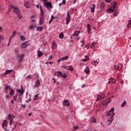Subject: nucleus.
I'll return each mask as SVG.
<instances>
[{"label": "nucleus", "mask_w": 131, "mask_h": 131, "mask_svg": "<svg viewBox=\"0 0 131 131\" xmlns=\"http://www.w3.org/2000/svg\"><path fill=\"white\" fill-rule=\"evenodd\" d=\"M40 10L41 12V16L39 18V25H42L43 24V20H45V13H43V11L42 10V7H41V5L40 6Z\"/></svg>", "instance_id": "1"}, {"label": "nucleus", "mask_w": 131, "mask_h": 131, "mask_svg": "<svg viewBox=\"0 0 131 131\" xmlns=\"http://www.w3.org/2000/svg\"><path fill=\"white\" fill-rule=\"evenodd\" d=\"M114 108L112 107L110 111L107 113L106 116L108 118H113L114 117V115H115V113H114Z\"/></svg>", "instance_id": "2"}, {"label": "nucleus", "mask_w": 131, "mask_h": 131, "mask_svg": "<svg viewBox=\"0 0 131 131\" xmlns=\"http://www.w3.org/2000/svg\"><path fill=\"white\" fill-rule=\"evenodd\" d=\"M54 76H57L58 77H63V78H66V77H67V75H66V74H62V72L60 71L56 72L54 74Z\"/></svg>", "instance_id": "3"}, {"label": "nucleus", "mask_w": 131, "mask_h": 131, "mask_svg": "<svg viewBox=\"0 0 131 131\" xmlns=\"http://www.w3.org/2000/svg\"><path fill=\"white\" fill-rule=\"evenodd\" d=\"M117 5V3L116 2H114L113 6H112V7L107 10V13L110 14L111 13H114V12H116V11L114 9L115 8H116Z\"/></svg>", "instance_id": "4"}, {"label": "nucleus", "mask_w": 131, "mask_h": 131, "mask_svg": "<svg viewBox=\"0 0 131 131\" xmlns=\"http://www.w3.org/2000/svg\"><path fill=\"white\" fill-rule=\"evenodd\" d=\"M17 92L19 93L18 95V98L20 100V101L21 102L22 101V96H23V94H24V91L21 89H18L17 90Z\"/></svg>", "instance_id": "5"}, {"label": "nucleus", "mask_w": 131, "mask_h": 131, "mask_svg": "<svg viewBox=\"0 0 131 131\" xmlns=\"http://www.w3.org/2000/svg\"><path fill=\"white\" fill-rule=\"evenodd\" d=\"M29 45H30L29 41H26L21 44L20 48L21 49H25V48H27Z\"/></svg>", "instance_id": "6"}, {"label": "nucleus", "mask_w": 131, "mask_h": 131, "mask_svg": "<svg viewBox=\"0 0 131 131\" xmlns=\"http://www.w3.org/2000/svg\"><path fill=\"white\" fill-rule=\"evenodd\" d=\"M17 59L18 60V62H22L24 57H25V54H23L20 55V54H18L17 55Z\"/></svg>", "instance_id": "7"}, {"label": "nucleus", "mask_w": 131, "mask_h": 131, "mask_svg": "<svg viewBox=\"0 0 131 131\" xmlns=\"http://www.w3.org/2000/svg\"><path fill=\"white\" fill-rule=\"evenodd\" d=\"M105 98V95L103 93H101L97 96V99L96 101H99V100H102Z\"/></svg>", "instance_id": "8"}, {"label": "nucleus", "mask_w": 131, "mask_h": 131, "mask_svg": "<svg viewBox=\"0 0 131 131\" xmlns=\"http://www.w3.org/2000/svg\"><path fill=\"white\" fill-rule=\"evenodd\" d=\"M11 8H13V10H14V13H15V14H16V15L17 14L20 13V10H19V9L17 7H15V6H13L12 5H11Z\"/></svg>", "instance_id": "9"}, {"label": "nucleus", "mask_w": 131, "mask_h": 131, "mask_svg": "<svg viewBox=\"0 0 131 131\" xmlns=\"http://www.w3.org/2000/svg\"><path fill=\"white\" fill-rule=\"evenodd\" d=\"M114 69L116 70H121L122 69V64H117L114 66Z\"/></svg>", "instance_id": "10"}, {"label": "nucleus", "mask_w": 131, "mask_h": 131, "mask_svg": "<svg viewBox=\"0 0 131 131\" xmlns=\"http://www.w3.org/2000/svg\"><path fill=\"white\" fill-rule=\"evenodd\" d=\"M67 20V24H69V22H70L71 20V18L70 17V15H69V11H67V16L66 17Z\"/></svg>", "instance_id": "11"}, {"label": "nucleus", "mask_w": 131, "mask_h": 131, "mask_svg": "<svg viewBox=\"0 0 131 131\" xmlns=\"http://www.w3.org/2000/svg\"><path fill=\"white\" fill-rule=\"evenodd\" d=\"M68 58H69L68 56H66L63 57H62L60 59H59L58 60H57V63H60L61 61H65V60H68Z\"/></svg>", "instance_id": "12"}, {"label": "nucleus", "mask_w": 131, "mask_h": 131, "mask_svg": "<svg viewBox=\"0 0 131 131\" xmlns=\"http://www.w3.org/2000/svg\"><path fill=\"white\" fill-rule=\"evenodd\" d=\"M44 5L45 6H46V8H47V9H52V3H49V2H47V3H44Z\"/></svg>", "instance_id": "13"}, {"label": "nucleus", "mask_w": 131, "mask_h": 131, "mask_svg": "<svg viewBox=\"0 0 131 131\" xmlns=\"http://www.w3.org/2000/svg\"><path fill=\"white\" fill-rule=\"evenodd\" d=\"M114 119L113 118H108L107 121L106 122L107 125H110V124H111L112 123V121H113V120Z\"/></svg>", "instance_id": "14"}, {"label": "nucleus", "mask_w": 131, "mask_h": 131, "mask_svg": "<svg viewBox=\"0 0 131 131\" xmlns=\"http://www.w3.org/2000/svg\"><path fill=\"white\" fill-rule=\"evenodd\" d=\"M15 117L12 115H8V120H9L10 121H13V119H14V118Z\"/></svg>", "instance_id": "15"}, {"label": "nucleus", "mask_w": 131, "mask_h": 131, "mask_svg": "<svg viewBox=\"0 0 131 131\" xmlns=\"http://www.w3.org/2000/svg\"><path fill=\"white\" fill-rule=\"evenodd\" d=\"M35 84L36 88H39V86H40V82L39 81V80H37L35 82Z\"/></svg>", "instance_id": "16"}, {"label": "nucleus", "mask_w": 131, "mask_h": 131, "mask_svg": "<svg viewBox=\"0 0 131 131\" xmlns=\"http://www.w3.org/2000/svg\"><path fill=\"white\" fill-rule=\"evenodd\" d=\"M85 58L81 60L82 62H86L87 61H90V57L88 55H85Z\"/></svg>", "instance_id": "17"}, {"label": "nucleus", "mask_w": 131, "mask_h": 131, "mask_svg": "<svg viewBox=\"0 0 131 131\" xmlns=\"http://www.w3.org/2000/svg\"><path fill=\"white\" fill-rule=\"evenodd\" d=\"M63 106H69L70 105V103H69V101L67 100H64L63 102Z\"/></svg>", "instance_id": "18"}, {"label": "nucleus", "mask_w": 131, "mask_h": 131, "mask_svg": "<svg viewBox=\"0 0 131 131\" xmlns=\"http://www.w3.org/2000/svg\"><path fill=\"white\" fill-rule=\"evenodd\" d=\"M12 71H13V70H6L5 73L3 75L4 76H6V75H7V74H9V73H11V72H12Z\"/></svg>", "instance_id": "19"}, {"label": "nucleus", "mask_w": 131, "mask_h": 131, "mask_svg": "<svg viewBox=\"0 0 131 131\" xmlns=\"http://www.w3.org/2000/svg\"><path fill=\"white\" fill-rule=\"evenodd\" d=\"M57 43L54 42L52 43V50H56V49H57Z\"/></svg>", "instance_id": "20"}, {"label": "nucleus", "mask_w": 131, "mask_h": 131, "mask_svg": "<svg viewBox=\"0 0 131 131\" xmlns=\"http://www.w3.org/2000/svg\"><path fill=\"white\" fill-rule=\"evenodd\" d=\"M95 8H96V6L95 5V4H93L91 7V13H94V12H95Z\"/></svg>", "instance_id": "21"}, {"label": "nucleus", "mask_w": 131, "mask_h": 131, "mask_svg": "<svg viewBox=\"0 0 131 131\" xmlns=\"http://www.w3.org/2000/svg\"><path fill=\"white\" fill-rule=\"evenodd\" d=\"M80 33V31H75L74 33L73 34V36H76L78 35Z\"/></svg>", "instance_id": "22"}, {"label": "nucleus", "mask_w": 131, "mask_h": 131, "mask_svg": "<svg viewBox=\"0 0 131 131\" xmlns=\"http://www.w3.org/2000/svg\"><path fill=\"white\" fill-rule=\"evenodd\" d=\"M87 29H88V33L90 34L91 32V25H90V24H88L87 25Z\"/></svg>", "instance_id": "23"}, {"label": "nucleus", "mask_w": 131, "mask_h": 131, "mask_svg": "<svg viewBox=\"0 0 131 131\" xmlns=\"http://www.w3.org/2000/svg\"><path fill=\"white\" fill-rule=\"evenodd\" d=\"M37 53L38 57H40L41 56H42V52H41V51H40V50L37 51Z\"/></svg>", "instance_id": "24"}, {"label": "nucleus", "mask_w": 131, "mask_h": 131, "mask_svg": "<svg viewBox=\"0 0 131 131\" xmlns=\"http://www.w3.org/2000/svg\"><path fill=\"white\" fill-rule=\"evenodd\" d=\"M91 121H92V122H93V123H96V122H97V120H96V118H92L91 119Z\"/></svg>", "instance_id": "25"}, {"label": "nucleus", "mask_w": 131, "mask_h": 131, "mask_svg": "<svg viewBox=\"0 0 131 131\" xmlns=\"http://www.w3.org/2000/svg\"><path fill=\"white\" fill-rule=\"evenodd\" d=\"M9 94L10 96H13L14 94H15V91H14V90L11 89V90L9 92Z\"/></svg>", "instance_id": "26"}, {"label": "nucleus", "mask_w": 131, "mask_h": 131, "mask_svg": "<svg viewBox=\"0 0 131 131\" xmlns=\"http://www.w3.org/2000/svg\"><path fill=\"white\" fill-rule=\"evenodd\" d=\"M16 33H17V32H16L15 31L13 32L12 35V36H10V38H13V37H14V36H15V35H16Z\"/></svg>", "instance_id": "27"}, {"label": "nucleus", "mask_w": 131, "mask_h": 131, "mask_svg": "<svg viewBox=\"0 0 131 131\" xmlns=\"http://www.w3.org/2000/svg\"><path fill=\"white\" fill-rule=\"evenodd\" d=\"M84 72L85 73H90V68L89 67H87L84 70Z\"/></svg>", "instance_id": "28"}, {"label": "nucleus", "mask_w": 131, "mask_h": 131, "mask_svg": "<svg viewBox=\"0 0 131 131\" xmlns=\"http://www.w3.org/2000/svg\"><path fill=\"white\" fill-rule=\"evenodd\" d=\"M59 38H60V39H63V38H64V34H63V33H61L59 34Z\"/></svg>", "instance_id": "29"}, {"label": "nucleus", "mask_w": 131, "mask_h": 131, "mask_svg": "<svg viewBox=\"0 0 131 131\" xmlns=\"http://www.w3.org/2000/svg\"><path fill=\"white\" fill-rule=\"evenodd\" d=\"M17 15V17L18 18V19H22L23 16L21 14L19 13H17V14H16Z\"/></svg>", "instance_id": "30"}, {"label": "nucleus", "mask_w": 131, "mask_h": 131, "mask_svg": "<svg viewBox=\"0 0 131 131\" xmlns=\"http://www.w3.org/2000/svg\"><path fill=\"white\" fill-rule=\"evenodd\" d=\"M111 80H112V82H113V83L115 84L116 83V80L115 79L113 78H111Z\"/></svg>", "instance_id": "31"}, {"label": "nucleus", "mask_w": 131, "mask_h": 131, "mask_svg": "<svg viewBox=\"0 0 131 131\" xmlns=\"http://www.w3.org/2000/svg\"><path fill=\"white\" fill-rule=\"evenodd\" d=\"M126 105V101L124 100L121 104V107H124Z\"/></svg>", "instance_id": "32"}, {"label": "nucleus", "mask_w": 131, "mask_h": 131, "mask_svg": "<svg viewBox=\"0 0 131 131\" xmlns=\"http://www.w3.org/2000/svg\"><path fill=\"white\" fill-rule=\"evenodd\" d=\"M128 28H130L131 27V20L128 21V23L127 24Z\"/></svg>", "instance_id": "33"}, {"label": "nucleus", "mask_w": 131, "mask_h": 131, "mask_svg": "<svg viewBox=\"0 0 131 131\" xmlns=\"http://www.w3.org/2000/svg\"><path fill=\"white\" fill-rule=\"evenodd\" d=\"M96 42H93L92 44V45H91V48L92 49L94 48L96 46Z\"/></svg>", "instance_id": "34"}, {"label": "nucleus", "mask_w": 131, "mask_h": 131, "mask_svg": "<svg viewBox=\"0 0 131 131\" xmlns=\"http://www.w3.org/2000/svg\"><path fill=\"white\" fill-rule=\"evenodd\" d=\"M100 8L101 9H104V8H105V4H104V3H101L100 4Z\"/></svg>", "instance_id": "35"}, {"label": "nucleus", "mask_w": 131, "mask_h": 131, "mask_svg": "<svg viewBox=\"0 0 131 131\" xmlns=\"http://www.w3.org/2000/svg\"><path fill=\"white\" fill-rule=\"evenodd\" d=\"M68 70L72 71V70H73V67H72V66H69V69H68Z\"/></svg>", "instance_id": "36"}, {"label": "nucleus", "mask_w": 131, "mask_h": 131, "mask_svg": "<svg viewBox=\"0 0 131 131\" xmlns=\"http://www.w3.org/2000/svg\"><path fill=\"white\" fill-rule=\"evenodd\" d=\"M37 30H38V31H41V30H42V27H38Z\"/></svg>", "instance_id": "37"}, {"label": "nucleus", "mask_w": 131, "mask_h": 131, "mask_svg": "<svg viewBox=\"0 0 131 131\" xmlns=\"http://www.w3.org/2000/svg\"><path fill=\"white\" fill-rule=\"evenodd\" d=\"M25 39H26V38H25V37L22 35L20 36V40H25Z\"/></svg>", "instance_id": "38"}, {"label": "nucleus", "mask_w": 131, "mask_h": 131, "mask_svg": "<svg viewBox=\"0 0 131 131\" xmlns=\"http://www.w3.org/2000/svg\"><path fill=\"white\" fill-rule=\"evenodd\" d=\"M14 51L16 54H17V53H19V49L17 48H15Z\"/></svg>", "instance_id": "39"}, {"label": "nucleus", "mask_w": 131, "mask_h": 131, "mask_svg": "<svg viewBox=\"0 0 131 131\" xmlns=\"http://www.w3.org/2000/svg\"><path fill=\"white\" fill-rule=\"evenodd\" d=\"M28 2H26L25 4V7H26L27 9H29V6H28Z\"/></svg>", "instance_id": "40"}, {"label": "nucleus", "mask_w": 131, "mask_h": 131, "mask_svg": "<svg viewBox=\"0 0 131 131\" xmlns=\"http://www.w3.org/2000/svg\"><path fill=\"white\" fill-rule=\"evenodd\" d=\"M92 65H98V63H97L96 61L95 60H93L92 62Z\"/></svg>", "instance_id": "41"}, {"label": "nucleus", "mask_w": 131, "mask_h": 131, "mask_svg": "<svg viewBox=\"0 0 131 131\" xmlns=\"http://www.w3.org/2000/svg\"><path fill=\"white\" fill-rule=\"evenodd\" d=\"M62 68H63V69H66L67 70H68L69 66H63Z\"/></svg>", "instance_id": "42"}, {"label": "nucleus", "mask_w": 131, "mask_h": 131, "mask_svg": "<svg viewBox=\"0 0 131 131\" xmlns=\"http://www.w3.org/2000/svg\"><path fill=\"white\" fill-rule=\"evenodd\" d=\"M81 43H82V45H81V47H83L84 45V40H83L81 41Z\"/></svg>", "instance_id": "43"}, {"label": "nucleus", "mask_w": 131, "mask_h": 131, "mask_svg": "<svg viewBox=\"0 0 131 131\" xmlns=\"http://www.w3.org/2000/svg\"><path fill=\"white\" fill-rule=\"evenodd\" d=\"M38 95L39 94H36L35 95V98H33V100H36V98H38Z\"/></svg>", "instance_id": "44"}, {"label": "nucleus", "mask_w": 131, "mask_h": 131, "mask_svg": "<svg viewBox=\"0 0 131 131\" xmlns=\"http://www.w3.org/2000/svg\"><path fill=\"white\" fill-rule=\"evenodd\" d=\"M17 97H18V94H16L15 95H14L13 96V98H14L15 101H16V98H17Z\"/></svg>", "instance_id": "45"}, {"label": "nucleus", "mask_w": 131, "mask_h": 131, "mask_svg": "<svg viewBox=\"0 0 131 131\" xmlns=\"http://www.w3.org/2000/svg\"><path fill=\"white\" fill-rule=\"evenodd\" d=\"M53 19L52 18V17L51 18L50 20H49V24H51V23H52V22H53Z\"/></svg>", "instance_id": "46"}, {"label": "nucleus", "mask_w": 131, "mask_h": 131, "mask_svg": "<svg viewBox=\"0 0 131 131\" xmlns=\"http://www.w3.org/2000/svg\"><path fill=\"white\" fill-rule=\"evenodd\" d=\"M30 29L31 30H32V29H33V25H31V26H30Z\"/></svg>", "instance_id": "47"}, {"label": "nucleus", "mask_w": 131, "mask_h": 131, "mask_svg": "<svg viewBox=\"0 0 131 131\" xmlns=\"http://www.w3.org/2000/svg\"><path fill=\"white\" fill-rule=\"evenodd\" d=\"M35 17H36L35 15H34L30 17V19H33V18H35Z\"/></svg>", "instance_id": "48"}, {"label": "nucleus", "mask_w": 131, "mask_h": 131, "mask_svg": "<svg viewBox=\"0 0 131 131\" xmlns=\"http://www.w3.org/2000/svg\"><path fill=\"white\" fill-rule=\"evenodd\" d=\"M62 3L63 5H65V4H66V0H63Z\"/></svg>", "instance_id": "49"}, {"label": "nucleus", "mask_w": 131, "mask_h": 131, "mask_svg": "<svg viewBox=\"0 0 131 131\" xmlns=\"http://www.w3.org/2000/svg\"><path fill=\"white\" fill-rule=\"evenodd\" d=\"M76 40H79V39H80V37H79V36H77V37L76 38Z\"/></svg>", "instance_id": "50"}, {"label": "nucleus", "mask_w": 131, "mask_h": 131, "mask_svg": "<svg viewBox=\"0 0 131 131\" xmlns=\"http://www.w3.org/2000/svg\"><path fill=\"white\" fill-rule=\"evenodd\" d=\"M74 129H78V126H74Z\"/></svg>", "instance_id": "51"}, {"label": "nucleus", "mask_w": 131, "mask_h": 131, "mask_svg": "<svg viewBox=\"0 0 131 131\" xmlns=\"http://www.w3.org/2000/svg\"><path fill=\"white\" fill-rule=\"evenodd\" d=\"M11 40H12V38L10 37L9 42H8L9 44L11 43Z\"/></svg>", "instance_id": "52"}, {"label": "nucleus", "mask_w": 131, "mask_h": 131, "mask_svg": "<svg viewBox=\"0 0 131 131\" xmlns=\"http://www.w3.org/2000/svg\"><path fill=\"white\" fill-rule=\"evenodd\" d=\"M10 89V85H7V86H6V90H8V89Z\"/></svg>", "instance_id": "53"}, {"label": "nucleus", "mask_w": 131, "mask_h": 131, "mask_svg": "<svg viewBox=\"0 0 131 131\" xmlns=\"http://www.w3.org/2000/svg\"><path fill=\"white\" fill-rule=\"evenodd\" d=\"M21 106L23 108H25V107H26V105L25 104H22Z\"/></svg>", "instance_id": "54"}, {"label": "nucleus", "mask_w": 131, "mask_h": 131, "mask_svg": "<svg viewBox=\"0 0 131 131\" xmlns=\"http://www.w3.org/2000/svg\"><path fill=\"white\" fill-rule=\"evenodd\" d=\"M27 78H30V79H31V76L28 75V76H27Z\"/></svg>", "instance_id": "55"}, {"label": "nucleus", "mask_w": 131, "mask_h": 131, "mask_svg": "<svg viewBox=\"0 0 131 131\" xmlns=\"http://www.w3.org/2000/svg\"><path fill=\"white\" fill-rule=\"evenodd\" d=\"M51 18H52L54 20V19H56V17H55L53 15H52Z\"/></svg>", "instance_id": "56"}, {"label": "nucleus", "mask_w": 131, "mask_h": 131, "mask_svg": "<svg viewBox=\"0 0 131 131\" xmlns=\"http://www.w3.org/2000/svg\"><path fill=\"white\" fill-rule=\"evenodd\" d=\"M85 48H87L88 49H89V48H90V46H89V45H86Z\"/></svg>", "instance_id": "57"}, {"label": "nucleus", "mask_w": 131, "mask_h": 131, "mask_svg": "<svg viewBox=\"0 0 131 131\" xmlns=\"http://www.w3.org/2000/svg\"><path fill=\"white\" fill-rule=\"evenodd\" d=\"M51 59H53V56L52 55H51L50 57H49V60H51Z\"/></svg>", "instance_id": "58"}, {"label": "nucleus", "mask_w": 131, "mask_h": 131, "mask_svg": "<svg viewBox=\"0 0 131 131\" xmlns=\"http://www.w3.org/2000/svg\"><path fill=\"white\" fill-rule=\"evenodd\" d=\"M95 61H96V63H98L99 62H100V61L99 60V59H97V60H96Z\"/></svg>", "instance_id": "59"}, {"label": "nucleus", "mask_w": 131, "mask_h": 131, "mask_svg": "<svg viewBox=\"0 0 131 131\" xmlns=\"http://www.w3.org/2000/svg\"><path fill=\"white\" fill-rule=\"evenodd\" d=\"M53 63H54V62H53V61L49 62V64H50V65H52V64H53Z\"/></svg>", "instance_id": "60"}, {"label": "nucleus", "mask_w": 131, "mask_h": 131, "mask_svg": "<svg viewBox=\"0 0 131 131\" xmlns=\"http://www.w3.org/2000/svg\"><path fill=\"white\" fill-rule=\"evenodd\" d=\"M31 99H29L28 100H27L26 102H27L28 103V102H31Z\"/></svg>", "instance_id": "61"}, {"label": "nucleus", "mask_w": 131, "mask_h": 131, "mask_svg": "<svg viewBox=\"0 0 131 131\" xmlns=\"http://www.w3.org/2000/svg\"><path fill=\"white\" fill-rule=\"evenodd\" d=\"M6 98H11V96H10L9 95H6Z\"/></svg>", "instance_id": "62"}, {"label": "nucleus", "mask_w": 131, "mask_h": 131, "mask_svg": "<svg viewBox=\"0 0 131 131\" xmlns=\"http://www.w3.org/2000/svg\"><path fill=\"white\" fill-rule=\"evenodd\" d=\"M11 104H14V100L11 101Z\"/></svg>", "instance_id": "63"}, {"label": "nucleus", "mask_w": 131, "mask_h": 131, "mask_svg": "<svg viewBox=\"0 0 131 131\" xmlns=\"http://www.w3.org/2000/svg\"><path fill=\"white\" fill-rule=\"evenodd\" d=\"M28 115L29 116H31L32 115V113H29Z\"/></svg>", "instance_id": "64"}]
</instances>
